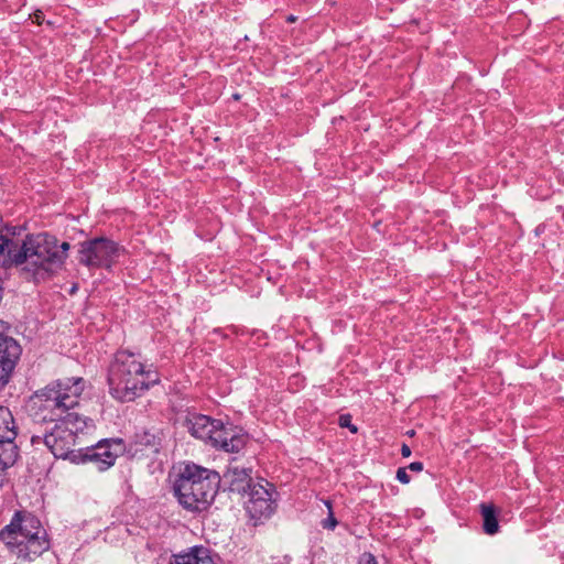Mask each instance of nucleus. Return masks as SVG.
<instances>
[{"mask_svg": "<svg viewBox=\"0 0 564 564\" xmlns=\"http://www.w3.org/2000/svg\"><path fill=\"white\" fill-rule=\"evenodd\" d=\"M220 480L214 469L186 464L173 484V495L184 510L200 513L214 502Z\"/></svg>", "mask_w": 564, "mask_h": 564, "instance_id": "20e7f679", "label": "nucleus"}, {"mask_svg": "<svg viewBox=\"0 0 564 564\" xmlns=\"http://www.w3.org/2000/svg\"><path fill=\"white\" fill-rule=\"evenodd\" d=\"M325 505L328 509V516L322 521L321 524L326 530H334L337 527L338 522L334 516L332 502L329 500H326Z\"/></svg>", "mask_w": 564, "mask_h": 564, "instance_id": "f3484780", "label": "nucleus"}, {"mask_svg": "<svg viewBox=\"0 0 564 564\" xmlns=\"http://www.w3.org/2000/svg\"><path fill=\"white\" fill-rule=\"evenodd\" d=\"M350 422H351V417L349 414H344V415L339 416V426L348 427L351 433H356L357 426L352 425Z\"/></svg>", "mask_w": 564, "mask_h": 564, "instance_id": "a211bd4d", "label": "nucleus"}, {"mask_svg": "<svg viewBox=\"0 0 564 564\" xmlns=\"http://www.w3.org/2000/svg\"><path fill=\"white\" fill-rule=\"evenodd\" d=\"M185 426L194 437L228 453H239L247 444L246 435L226 429L221 421L207 415L191 414Z\"/></svg>", "mask_w": 564, "mask_h": 564, "instance_id": "423d86ee", "label": "nucleus"}, {"mask_svg": "<svg viewBox=\"0 0 564 564\" xmlns=\"http://www.w3.org/2000/svg\"><path fill=\"white\" fill-rule=\"evenodd\" d=\"M123 449L122 441L102 440L96 445L79 448L82 454V463H93L100 471L107 470L115 465L119 453Z\"/></svg>", "mask_w": 564, "mask_h": 564, "instance_id": "6e6552de", "label": "nucleus"}, {"mask_svg": "<svg viewBox=\"0 0 564 564\" xmlns=\"http://www.w3.org/2000/svg\"><path fill=\"white\" fill-rule=\"evenodd\" d=\"M17 435V426L11 411L0 405V437L9 441L15 438Z\"/></svg>", "mask_w": 564, "mask_h": 564, "instance_id": "2eb2a0df", "label": "nucleus"}, {"mask_svg": "<svg viewBox=\"0 0 564 564\" xmlns=\"http://www.w3.org/2000/svg\"><path fill=\"white\" fill-rule=\"evenodd\" d=\"M249 499L246 501V511L251 519L261 521L270 518L275 511V501L271 491L263 485H253L248 492Z\"/></svg>", "mask_w": 564, "mask_h": 564, "instance_id": "1a4fd4ad", "label": "nucleus"}, {"mask_svg": "<svg viewBox=\"0 0 564 564\" xmlns=\"http://www.w3.org/2000/svg\"><path fill=\"white\" fill-rule=\"evenodd\" d=\"M251 474L252 468L240 464L235 457L229 462L224 478L230 491L246 495L254 485Z\"/></svg>", "mask_w": 564, "mask_h": 564, "instance_id": "9b49d317", "label": "nucleus"}, {"mask_svg": "<svg viewBox=\"0 0 564 564\" xmlns=\"http://www.w3.org/2000/svg\"><path fill=\"white\" fill-rule=\"evenodd\" d=\"M401 455L403 457H409L411 455V448L406 444L402 445V447H401Z\"/></svg>", "mask_w": 564, "mask_h": 564, "instance_id": "4be33fe9", "label": "nucleus"}, {"mask_svg": "<svg viewBox=\"0 0 564 564\" xmlns=\"http://www.w3.org/2000/svg\"><path fill=\"white\" fill-rule=\"evenodd\" d=\"M3 323L0 321V388L10 377L20 355L21 347L15 339L3 334Z\"/></svg>", "mask_w": 564, "mask_h": 564, "instance_id": "9d476101", "label": "nucleus"}, {"mask_svg": "<svg viewBox=\"0 0 564 564\" xmlns=\"http://www.w3.org/2000/svg\"><path fill=\"white\" fill-rule=\"evenodd\" d=\"M218 555L203 545H194L187 551L172 555L170 564H217Z\"/></svg>", "mask_w": 564, "mask_h": 564, "instance_id": "f8f14e48", "label": "nucleus"}, {"mask_svg": "<svg viewBox=\"0 0 564 564\" xmlns=\"http://www.w3.org/2000/svg\"><path fill=\"white\" fill-rule=\"evenodd\" d=\"M286 21H288V22H290V23L295 22V21H296V17H294V15H289V17L286 18Z\"/></svg>", "mask_w": 564, "mask_h": 564, "instance_id": "5701e85b", "label": "nucleus"}, {"mask_svg": "<svg viewBox=\"0 0 564 564\" xmlns=\"http://www.w3.org/2000/svg\"><path fill=\"white\" fill-rule=\"evenodd\" d=\"M159 382V372L152 365L147 367L140 355L128 350L116 352L108 370V384L113 398L122 402L133 401Z\"/></svg>", "mask_w": 564, "mask_h": 564, "instance_id": "f03ea898", "label": "nucleus"}, {"mask_svg": "<svg viewBox=\"0 0 564 564\" xmlns=\"http://www.w3.org/2000/svg\"><path fill=\"white\" fill-rule=\"evenodd\" d=\"M153 453H156L158 452V447L155 445H153V449H152Z\"/></svg>", "mask_w": 564, "mask_h": 564, "instance_id": "b1692460", "label": "nucleus"}, {"mask_svg": "<svg viewBox=\"0 0 564 564\" xmlns=\"http://www.w3.org/2000/svg\"><path fill=\"white\" fill-rule=\"evenodd\" d=\"M405 468L414 473H420L423 470V464L421 462H413Z\"/></svg>", "mask_w": 564, "mask_h": 564, "instance_id": "412c9836", "label": "nucleus"}, {"mask_svg": "<svg viewBox=\"0 0 564 564\" xmlns=\"http://www.w3.org/2000/svg\"><path fill=\"white\" fill-rule=\"evenodd\" d=\"M482 516V529L485 533L494 535L499 531L497 512L494 505H480Z\"/></svg>", "mask_w": 564, "mask_h": 564, "instance_id": "dca6fc26", "label": "nucleus"}, {"mask_svg": "<svg viewBox=\"0 0 564 564\" xmlns=\"http://www.w3.org/2000/svg\"><path fill=\"white\" fill-rule=\"evenodd\" d=\"M0 542L19 560L33 561L50 549L46 530L40 519L28 511H17L0 530Z\"/></svg>", "mask_w": 564, "mask_h": 564, "instance_id": "39448f33", "label": "nucleus"}, {"mask_svg": "<svg viewBox=\"0 0 564 564\" xmlns=\"http://www.w3.org/2000/svg\"><path fill=\"white\" fill-rule=\"evenodd\" d=\"M86 382L82 377L57 379L37 390L32 400L35 415L54 426L43 435H33L31 443H43L56 458L80 464L82 454L74 446L79 434L95 429L91 419L77 412Z\"/></svg>", "mask_w": 564, "mask_h": 564, "instance_id": "f257e3e1", "label": "nucleus"}, {"mask_svg": "<svg viewBox=\"0 0 564 564\" xmlns=\"http://www.w3.org/2000/svg\"><path fill=\"white\" fill-rule=\"evenodd\" d=\"M360 564H378L376 557L371 553H365Z\"/></svg>", "mask_w": 564, "mask_h": 564, "instance_id": "aec40b11", "label": "nucleus"}, {"mask_svg": "<svg viewBox=\"0 0 564 564\" xmlns=\"http://www.w3.org/2000/svg\"><path fill=\"white\" fill-rule=\"evenodd\" d=\"M395 477L401 484H409L411 480L405 467L398 468Z\"/></svg>", "mask_w": 564, "mask_h": 564, "instance_id": "6ab92c4d", "label": "nucleus"}, {"mask_svg": "<svg viewBox=\"0 0 564 564\" xmlns=\"http://www.w3.org/2000/svg\"><path fill=\"white\" fill-rule=\"evenodd\" d=\"M22 243L19 245L14 239L0 235V265L3 268L12 264L21 265Z\"/></svg>", "mask_w": 564, "mask_h": 564, "instance_id": "ddd939ff", "label": "nucleus"}, {"mask_svg": "<svg viewBox=\"0 0 564 564\" xmlns=\"http://www.w3.org/2000/svg\"><path fill=\"white\" fill-rule=\"evenodd\" d=\"M14 441L15 438L8 441L0 437V474L11 467L18 458L19 451Z\"/></svg>", "mask_w": 564, "mask_h": 564, "instance_id": "4468645a", "label": "nucleus"}, {"mask_svg": "<svg viewBox=\"0 0 564 564\" xmlns=\"http://www.w3.org/2000/svg\"><path fill=\"white\" fill-rule=\"evenodd\" d=\"M122 251L123 249L113 240L98 237L80 243L78 261L89 269H110Z\"/></svg>", "mask_w": 564, "mask_h": 564, "instance_id": "0eeeda50", "label": "nucleus"}, {"mask_svg": "<svg viewBox=\"0 0 564 564\" xmlns=\"http://www.w3.org/2000/svg\"><path fill=\"white\" fill-rule=\"evenodd\" d=\"M70 245L58 243L55 236L46 232L28 235L22 241L21 274L29 281H45L64 265Z\"/></svg>", "mask_w": 564, "mask_h": 564, "instance_id": "7ed1b4c3", "label": "nucleus"}]
</instances>
